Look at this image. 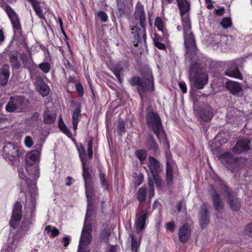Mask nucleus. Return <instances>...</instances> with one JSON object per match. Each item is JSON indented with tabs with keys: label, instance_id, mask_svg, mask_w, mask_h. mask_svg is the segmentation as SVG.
Here are the masks:
<instances>
[{
	"label": "nucleus",
	"instance_id": "f257e3e1",
	"mask_svg": "<svg viewBox=\"0 0 252 252\" xmlns=\"http://www.w3.org/2000/svg\"><path fill=\"white\" fill-rule=\"evenodd\" d=\"M26 169V173H28L29 168H33V171L28 172L30 176L28 178L23 167L19 168L18 170L19 177L23 180L27 185L30 192V196L26 197L25 203V210L27 214L32 218L34 216L35 211V196L36 194V189L35 187V181L39 177V168L38 165H35L33 167L31 166L27 167Z\"/></svg>",
	"mask_w": 252,
	"mask_h": 252
},
{
	"label": "nucleus",
	"instance_id": "f03ea898",
	"mask_svg": "<svg viewBox=\"0 0 252 252\" xmlns=\"http://www.w3.org/2000/svg\"><path fill=\"white\" fill-rule=\"evenodd\" d=\"M178 7L182 17L184 29V44L186 55L190 56L195 53L196 47L195 39L191 31V24L189 17L186 13L189 10L190 5L187 0H176Z\"/></svg>",
	"mask_w": 252,
	"mask_h": 252
},
{
	"label": "nucleus",
	"instance_id": "7ed1b4c3",
	"mask_svg": "<svg viewBox=\"0 0 252 252\" xmlns=\"http://www.w3.org/2000/svg\"><path fill=\"white\" fill-rule=\"evenodd\" d=\"M146 122L150 130L153 131L161 143L167 145L169 148L168 143L166 141V136L163 129L161 119L158 113L153 111H148L146 114Z\"/></svg>",
	"mask_w": 252,
	"mask_h": 252
},
{
	"label": "nucleus",
	"instance_id": "20e7f679",
	"mask_svg": "<svg viewBox=\"0 0 252 252\" xmlns=\"http://www.w3.org/2000/svg\"><path fill=\"white\" fill-rule=\"evenodd\" d=\"M143 80L138 76L132 77L129 82L132 86L138 85V91L140 95L146 91L153 92L154 90V79L150 68L145 66L141 72Z\"/></svg>",
	"mask_w": 252,
	"mask_h": 252
},
{
	"label": "nucleus",
	"instance_id": "39448f33",
	"mask_svg": "<svg viewBox=\"0 0 252 252\" xmlns=\"http://www.w3.org/2000/svg\"><path fill=\"white\" fill-rule=\"evenodd\" d=\"M80 156L82 158V164L83 170V176L85 181L86 196L88 199V207L84 222L89 223H90V221L92 220V216L94 213L92 206L93 201L91 189L92 177L89 171L88 168L86 167V162L82 158V156Z\"/></svg>",
	"mask_w": 252,
	"mask_h": 252
},
{
	"label": "nucleus",
	"instance_id": "423d86ee",
	"mask_svg": "<svg viewBox=\"0 0 252 252\" xmlns=\"http://www.w3.org/2000/svg\"><path fill=\"white\" fill-rule=\"evenodd\" d=\"M189 79L191 84L197 89H202L208 83V75L200 67V65L194 63L189 70Z\"/></svg>",
	"mask_w": 252,
	"mask_h": 252
},
{
	"label": "nucleus",
	"instance_id": "0eeeda50",
	"mask_svg": "<svg viewBox=\"0 0 252 252\" xmlns=\"http://www.w3.org/2000/svg\"><path fill=\"white\" fill-rule=\"evenodd\" d=\"M92 227L90 223L84 222L82 230L77 252H90L88 245L92 239Z\"/></svg>",
	"mask_w": 252,
	"mask_h": 252
},
{
	"label": "nucleus",
	"instance_id": "6e6552de",
	"mask_svg": "<svg viewBox=\"0 0 252 252\" xmlns=\"http://www.w3.org/2000/svg\"><path fill=\"white\" fill-rule=\"evenodd\" d=\"M32 223L31 219H25L22 222V225L19 231H17L12 238L8 239V245H11V249H15L21 241L22 238L24 236L30 229V226Z\"/></svg>",
	"mask_w": 252,
	"mask_h": 252
},
{
	"label": "nucleus",
	"instance_id": "1a4fd4ad",
	"mask_svg": "<svg viewBox=\"0 0 252 252\" xmlns=\"http://www.w3.org/2000/svg\"><path fill=\"white\" fill-rule=\"evenodd\" d=\"M4 9L12 25L14 37L16 39H18L22 35L20 19L15 11L9 5H6Z\"/></svg>",
	"mask_w": 252,
	"mask_h": 252
},
{
	"label": "nucleus",
	"instance_id": "9d476101",
	"mask_svg": "<svg viewBox=\"0 0 252 252\" xmlns=\"http://www.w3.org/2000/svg\"><path fill=\"white\" fill-rule=\"evenodd\" d=\"M24 106V98L22 96L15 95L10 97L5 109L8 112H19Z\"/></svg>",
	"mask_w": 252,
	"mask_h": 252
},
{
	"label": "nucleus",
	"instance_id": "9b49d317",
	"mask_svg": "<svg viewBox=\"0 0 252 252\" xmlns=\"http://www.w3.org/2000/svg\"><path fill=\"white\" fill-rule=\"evenodd\" d=\"M222 195L227 197V199L231 209L234 211H238L241 206L240 200L232 196L231 191L225 184L221 185V189L219 191Z\"/></svg>",
	"mask_w": 252,
	"mask_h": 252
},
{
	"label": "nucleus",
	"instance_id": "f8f14e48",
	"mask_svg": "<svg viewBox=\"0 0 252 252\" xmlns=\"http://www.w3.org/2000/svg\"><path fill=\"white\" fill-rule=\"evenodd\" d=\"M22 217V205L17 201L14 205L9 224L11 227L15 229L19 225Z\"/></svg>",
	"mask_w": 252,
	"mask_h": 252
},
{
	"label": "nucleus",
	"instance_id": "ddd939ff",
	"mask_svg": "<svg viewBox=\"0 0 252 252\" xmlns=\"http://www.w3.org/2000/svg\"><path fill=\"white\" fill-rule=\"evenodd\" d=\"M220 159L221 162L224 164L227 168L233 171L236 165L238 164V159L232 156L230 153H225L221 155Z\"/></svg>",
	"mask_w": 252,
	"mask_h": 252
},
{
	"label": "nucleus",
	"instance_id": "4468645a",
	"mask_svg": "<svg viewBox=\"0 0 252 252\" xmlns=\"http://www.w3.org/2000/svg\"><path fill=\"white\" fill-rule=\"evenodd\" d=\"M165 155L166 158V181L167 185L170 186L172 184L173 179V167L175 163L172 159L171 155L170 153L167 152Z\"/></svg>",
	"mask_w": 252,
	"mask_h": 252
},
{
	"label": "nucleus",
	"instance_id": "2eb2a0df",
	"mask_svg": "<svg viewBox=\"0 0 252 252\" xmlns=\"http://www.w3.org/2000/svg\"><path fill=\"white\" fill-rule=\"evenodd\" d=\"M214 44L225 49L227 46L232 44L233 38L232 36L226 35L215 34L213 37Z\"/></svg>",
	"mask_w": 252,
	"mask_h": 252
},
{
	"label": "nucleus",
	"instance_id": "dca6fc26",
	"mask_svg": "<svg viewBox=\"0 0 252 252\" xmlns=\"http://www.w3.org/2000/svg\"><path fill=\"white\" fill-rule=\"evenodd\" d=\"M208 205V203H204L200 207L199 222L203 228L206 227L209 222V215L207 210Z\"/></svg>",
	"mask_w": 252,
	"mask_h": 252
},
{
	"label": "nucleus",
	"instance_id": "f3484780",
	"mask_svg": "<svg viewBox=\"0 0 252 252\" xmlns=\"http://www.w3.org/2000/svg\"><path fill=\"white\" fill-rule=\"evenodd\" d=\"M134 15L136 20L139 21L141 27L144 29L146 21L145 14L143 5L140 2H138L136 5Z\"/></svg>",
	"mask_w": 252,
	"mask_h": 252
},
{
	"label": "nucleus",
	"instance_id": "a211bd4d",
	"mask_svg": "<svg viewBox=\"0 0 252 252\" xmlns=\"http://www.w3.org/2000/svg\"><path fill=\"white\" fill-rule=\"evenodd\" d=\"M251 140L247 139L238 141L232 150L235 154H240L243 152L248 151L250 149Z\"/></svg>",
	"mask_w": 252,
	"mask_h": 252
},
{
	"label": "nucleus",
	"instance_id": "6ab92c4d",
	"mask_svg": "<svg viewBox=\"0 0 252 252\" xmlns=\"http://www.w3.org/2000/svg\"><path fill=\"white\" fill-rule=\"evenodd\" d=\"M213 193H211L213 204L215 210L218 213H221L224 207V204L220 199V194L217 192L211 186Z\"/></svg>",
	"mask_w": 252,
	"mask_h": 252
},
{
	"label": "nucleus",
	"instance_id": "aec40b11",
	"mask_svg": "<svg viewBox=\"0 0 252 252\" xmlns=\"http://www.w3.org/2000/svg\"><path fill=\"white\" fill-rule=\"evenodd\" d=\"M24 153V150L19 147V152H13L6 160L12 165L17 166L20 162V160L23 159Z\"/></svg>",
	"mask_w": 252,
	"mask_h": 252
},
{
	"label": "nucleus",
	"instance_id": "412c9836",
	"mask_svg": "<svg viewBox=\"0 0 252 252\" xmlns=\"http://www.w3.org/2000/svg\"><path fill=\"white\" fill-rule=\"evenodd\" d=\"M19 152V146L15 145L11 143H7L3 147L2 157L4 159H7V158L13 152Z\"/></svg>",
	"mask_w": 252,
	"mask_h": 252
},
{
	"label": "nucleus",
	"instance_id": "4be33fe9",
	"mask_svg": "<svg viewBox=\"0 0 252 252\" xmlns=\"http://www.w3.org/2000/svg\"><path fill=\"white\" fill-rule=\"evenodd\" d=\"M20 59L22 61L25 67L27 68L30 72L34 70L36 67L31 55L23 53L20 55Z\"/></svg>",
	"mask_w": 252,
	"mask_h": 252
},
{
	"label": "nucleus",
	"instance_id": "5701e85b",
	"mask_svg": "<svg viewBox=\"0 0 252 252\" xmlns=\"http://www.w3.org/2000/svg\"><path fill=\"white\" fill-rule=\"evenodd\" d=\"M10 76L9 66L4 64L0 69V85L5 86L7 84Z\"/></svg>",
	"mask_w": 252,
	"mask_h": 252
},
{
	"label": "nucleus",
	"instance_id": "b1692460",
	"mask_svg": "<svg viewBox=\"0 0 252 252\" xmlns=\"http://www.w3.org/2000/svg\"><path fill=\"white\" fill-rule=\"evenodd\" d=\"M148 218V211L143 210L138 217L136 221V228L138 232L141 231L145 227V221Z\"/></svg>",
	"mask_w": 252,
	"mask_h": 252
},
{
	"label": "nucleus",
	"instance_id": "393cba45",
	"mask_svg": "<svg viewBox=\"0 0 252 252\" xmlns=\"http://www.w3.org/2000/svg\"><path fill=\"white\" fill-rule=\"evenodd\" d=\"M148 167L152 174L158 173L161 170V166L158 160L153 157H149Z\"/></svg>",
	"mask_w": 252,
	"mask_h": 252
},
{
	"label": "nucleus",
	"instance_id": "a878e982",
	"mask_svg": "<svg viewBox=\"0 0 252 252\" xmlns=\"http://www.w3.org/2000/svg\"><path fill=\"white\" fill-rule=\"evenodd\" d=\"M225 74L229 77L242 80V75L235 63H233L231 66L228 67L225 71Z\"/></svg>",
	"mask_w": 252,
	"mask_h": 252
},
{
	"label": "nucleus",
	"instance_id": "bb28decb",
	"mask_svg": "<svg viewBox=\"0 0 252 252\" xmlns=\"http://www.w3.org/2000/svg\"><path fill=\"white\" fill-rule=\"evenodd\" d=\"M190 234L189 227L188 225L184 224L179 229V239L182 242H186L189 238Z\"/></svg>",
	"mask_w": 252,
	"mask_h": 252
},
{
	"label": "nucleus",
	"instance_id": "cd10ccee",
	"mask_svg": "<svg viewBox=\"0 0 252 252\" xmlns=\"http://www.w3.org/2000/svg\"><path fill=\"white\" fill-rule=\"evenodd\" d=\"M226 87L233 94H239L242 91L240 84L236 82L227 81Z\"/></svg>",
	"mask_w": 252,
	"mask_h": 252
},
{
	"label": "nucleus",
	"instance_id": "c85d7f7f",
	"mask_svg": "<svg viewBox=\"0 0 252 252\" xmlns=\"http://www.w3.org/2000/svg\"><path fill=\"white\" fill-rule=\"evenodd\" d=\"M35 84L38 91L43 96H46L48 95L49 93V87L43 82L42 79H38V80L35 82Z\"/></svg>",
	"mask_w": 252,
	"mask_h": 252
},
{
	"label": "nucleus",
	"instance_id": "c756f323",
	"mask_svg": "<svg viewBox=\"0 0 252 252\" xmlns=\"http://www.w3.org/2000/svg\"><path fill=\"white\" fill-rule=\"evenodd\" d=\"M40 158V152L38 150H34L28 153L26 156V162L29 165L33 162H38Z\"/></svg>",
	"mask_w": 252,
	"mask_h": 252
},
{
	"label": "nucleus",
	"instance_id": "7c9ffc66",
	"mask_svg": "<svg viewBox=\"0 0 252 252\" xmlns=\"http://www.w3.org/2000/svg\"><path fill=\"white\" fill-rule=\"evenodd\" d=\"M132 252H137L140 246L141 236H137L133 234L129 236Z\"/></svg>",
	"mask_w": 252,
	"mask_h": 252
},
{
	"label": "nucleus",
	"instance_id": "2f4dec72",
	"mask_svg": "<svg viewBox=\"0 0 252 252\" xmlns=\"http://www.w3.org/2000/svg\"><path fill=\"white\" fill-rule=\"evenodd\" d=\"M145 146L149 150H152L156 153L158 150V145L154 140L152 135H149L148 139L145 142Z\"/></svg>",
	"mask_w": 252,
	"mask_h": 252
},
{
	"label": "nucleus",
	"instance_id": "473e14b6",
	"mask_svg": "<svg viewBox=\"0 0 252 252\" xmlns=\"http://www.w3.org/2000/svg\"><path fill=\"white\" fill-rule=\"evenodd\" d=\"M81 113V109L80 107L76 108L73 112L72 115L73 129L74 131H76L77 128V126L80 121V116Z\"/></svg>",
	"mask_w": 252,
	"mask_h": 252
},
{
	"label": "nucleus",
	"instance_id": "72a5a7b5",
	"mask_svg": "<svg viewBox=\"0 0 252 252\" xmlns=\"http://www.w3.org/2000/svg\"><path fill=\"white\" fill-rule=\"evenodd\" d=\"M32 4V7L36 15L40 18L45 19V15L43 11L39 6V2L37 0H28Z\"/></svg>",
	"mask_w": 252,
	"mask_h": 252
},
{
	"label": "nucleus",
	"instance_id": "f704fd0d",
	"mask_svg": "<svg viewBox=\"0 0 252 252\" xmlns=\"http://www.w3.org/2000/svg\"><path fill=\"white\" fill-rule=\"evenodd\" d=\"M56 119V115L53 112L47 110L44 114V122L46 124H51Z\"/></svg>",
	"mask_w": 252,
	"mask_h": 252
},
{
	"label": "nucleus",
	"instance_id": "c9c22d12",
	"mask_svg": "<svg viewBox=\"0 0 252 252\" xmlns=\"http://www.w3.org/2000/svg\"><path fill=\"white\" fill-rule=\"evenodd\" d=\"M213 113L210 110L206 109L201 111L199 114V118L203 122H208L211 120Z\"/></svg>",
	"mask_w": 252,
	"mask_h": 252
},
{
	"label": "nucleus",
	"instance_id": "e433bc0d",
	"mask_svg": "<svg viewBox=\"0 0 252 252\" xmlns=\"http://www.w3.org/2000/svg\"><path fill=\"white\" fill-rule=\"evenodd\" d=\"M9 58L12 67L16 69H19L21 66V63L18 60L17 55L11 54Z\"/></svg>",
	"mask_w": 252,
	"mask_h": 252
},
{
	"label": "nucleus",
	"instance_id": "4c0bfd02",
	"mask_svg": "<svg viewBox=\"0 0 252 252\" xmlns=\"http://www.w3.org/2000/svg\"><path fill=\"white\" fill-rule=\"evenodd\" d=\"M146 188L145 187L140 188L137 192V199L140 202H143L146 198Z\"/></svg>",
	"mask_w": 252,
	"mask_h": 252
},
{
	"label": "nucleus",
	"instance_id": "58836bf2",
	"mask_svg": "<svg viewBox=\"0 0 252 252\" xmlns=\"http://www.w3.org/2000/svg\"><path fill=\"white\" fill-rule=\"evenodd\" d=\"M122 72L123 68L120 65H117L113 70V73L115 74V76L120 83H122L123 81V79L121 77V74L122 73Z\"/></svg>",
	"mask_w": 252,
	"mask_h": 252
},
{
	"label": "nucleus",
	"instance_id": "ea45409f",
	"mask_svg": "<svg viewBox=\"0 0 252 252\" xmlns=\"http://www.w3.org/2000/svg\"><path fill=\"white\" fill-rule=\"evenodd\" d=\"M59 128L62 130L63 132L66 135H67L69 137H71L72 136V133L70 132L69 129L66 126L64 123L63 122L62 120H61L59 122Z\"/></svg>",
	"mask_w": 252,
	"mask_h": 252
},
{
	"label": "nucleus",
	"instance_id": "a19ab883",
	"mask_svg": "<svg viewBox=\"0 0 252 252\" xmlns=\"http://www.w3.org/2000/svg\"><path fill=\"white\" fill-rule=\"evenodd\" d=\"M99 179L102 187L104 190H107L109 185L105 174L100 173L99 174Z\"/></svg>",
	"mask_w": 252,
	"mask_h": 252
},
{
	"label": "nucleus",
	"instance_id": "79ce46f5",
	"mask_svg": "<svg viewBox=\"0 0 252 252\" xmlns=\"http://www.w3.org/2000/svg\"><path fill=\"white\" fill-rule=\"evenodd\" d=\"M118 10L120 15L121 16L124 14L126 9L125 2L124 0H117Z\"/></svg>",
	"mask_w": 252,
	"mask_h": 252
},
{
	"label": "nucleus",
	"instance_id": "37998d69",
	"mask_svg": "<svg viewBox=\"0 0 252 252\" xmlns=\"http://www.w3.org/2000/svg\"><path fill=\"white\" fill-rule=\"evenodd\" d=\"M45 230L49 233L53 237H55L59 235V231L56 227H52L51 225H48L45 228Z\"/></svg>",
	"mask_w": 252,
	"mask_h": 252
},
{
	"label": "nucleus",
	"instance_id": "c03bdc74",
	"mask_svg": "<svg viewBox=\"0 0 252 252\" xmlns=\"http://www.w3.org/2000/svg\"><path fill=\"white\" fill-rule=\"evenodd\" d=\"M135 155L140 161H144L147 158V152L143 150H137L135 152Z\"/></svg>",
	"mask_w": 252,
	"mask_h": 252
},
{
	"label": "nucleus",
	"instance_id": "a18cd8bd",
	"mask_svg": "<svg viewBox=\"0 0 252 252\" xmlns=\"http://www.w3.org/2000/svg\"><path fill=\"white\" fill-rule=\"evenodd\" d=\"M38 67L45 73L49 72L51 69V65L48 62H43L40 63Z\"/></svg>",
	"mask_w": 252,
	"mask_h": 252
},
{
	"label": "nucleus",
	"instance_id": "49530a36",
	"mask_svg": "<svg viewBox=\"0 0 252 252\" xmlns=\"http://www.w3.org/2000/svg\"><path fill=\"white\" fill-rule=\"evenodd\" d=\"M221 26L224 29H227L232 25V21L229 18H224L220 22Z\"/></svg>",
	"mask_w": 252,
	"mask_h": 252
},
{
	"label": "nucleus",
	"instance_id": "de8ad7c7",
	"mask_svg": "<svg viewBox=\"0 0 252 252\" xmlns=\"http://www.w3.org/2000/svg\"><path fill=\"white\" fill-rule=\"evenodd\" d=\"M153 175V178H149V179L152 180V181L154 182L155 181L156 185L159 187L161 185V179L160 176L158 175V173H156L155 174H152Z\"/></svg>",
	"mask_w": 252,
	"mask_h": 252
},
{
	"label": "nucleus",
	"instance_id": "09e8293b",
	"mask_svg": "<svg viewBox=\"0 0 252 252\" xmlns=\"http://www.w3.org/2000/svg\"><path fill=\"white\" fill-rule=\"evenodd\" d=\"M117 128L119 132L122 133L125 132V125L124 121L122 119H119L117 125Z\"/></svg>",
	"mask_w": 252,
	"mask_h": 252
},
{
	"label": "nucleus",
	"instance_id": "8fccbe9b",
	"mask_svg": "<svg viewBox=\"0 0 252 252\" xmlns=\"http://www.w3.org/2000/svg\"><path fill=\"white\" fill-rule=\"evenodd\" d=\"M155 24L159 31L163 32V24L162 19L160 17L156 18Z\"/></svg>",
	"mask_w": 252,
	"mask_h": 252
},
{
	"label": "nucleus",
	"instance_id": "3c124183",
	"mask_svg": "<svg viewBox=\"0 0 252 252\" xmlns=\"http://www.w3.org/2000/svg\"><path fill=\"white\" fill-rule=\"evenodd\" d=\"M148 185L149 187V197L152 198L154 196L155 189L154 188V183L152 180L149 179Z\"/></svg>",
	"mask_w": 252,
	"mask_h": 252
},
{
	"label": "nucleus",
	"instance_id": "603ef678",
	"mask_svg": "<svg viewBox=\"0 0 252 252\" xmlns=\"http://www.w3.org/2000/svg\"><path fill=\"white\" fill-rule=\"evenodd\" d=\"M97 16L102 22H106L108 20V16L104 11H99L97 13Z\"/></svg>",
	"mask_w": 252,
	"mask_h": 252
},
{
	"label": "nucleus",
	"instance_id": "864d4df0",
	"mask_svg": "<svg viewBox=\"0 0 252 252\" xmlns=\"http://www.w3.org/2000/svg\"><path fill=\"white\" fill-rule=\"evenodd\" d=\"M143 181V178L142 176H136L135 177L134 181H133V184L134 186L137 188L139 186L141 185V184Z\"/></svg>",
	"mask_w": 252,
	"mask_h": 252
},
{
	"label": "nucleus",
	"instance_id": "5fc2aeb1",
	"mask_svg": "<svg viewBox=\"0 0 252 252\" xmlns=\"http://www.w3.org/2000/svg\"><path fill=\"white\" fill-rule=\"evenodd\" d=\"M88 154L90 159L92 158L93 157V143L90 141L88 144Z\"/></svg>",
	"mask_w": 252,
	"mask_h": 252
},
{
	"label": "nucleus",
	"instance_id": "6e6d98bb",
	"mask_svg": "<svg viewBox=\"0 0 252 252\" xmlns=\"http://www.w3.org/2000/svg\"><path fill=\"white\" fill-rule=\"evenodd\" d=\"M25 144L26 147L28 148H31L33 145V141L32 138L27 136L25 137Z\"/></svg>",
	"mask_w": 252,
	"mask_h": 252
},
{
	"label": "nucleus",
	"instance_id": "4d7b16f0",
	"mask_svg": "<svg viewBox=\"0 0 252 252\" xmlns=\"http://www.w3.org/2000/svg\"><path fill=\"white\" fill-rule=\"evenodd\" d=\"M154 42L155 45L159 49L163 50L165 49V46L164 44L160 42L159 41H158L157 39H154Z\"/></svg>",
	"mask_w": 252,
	"mask_h": 252
},
{
	"label": "nucleus",
	"instance_id": "13d9d810",
	"mask_svg": "<svg viewBox=\"0 0 252 252\" xmlns=\"http://www.w3.org/2000/svg\"><path fill=\"white\" fill-rule=\"evenodd\" d=\"M76 88L77 92L78 93L80 96L83 95L84 94V89L82 85L80 83L76 85Z\"/></svg>",
	"mask_w": 252,
	"mask_h": 252
},
{
	"label": "nucleus",
	"instance_id": "bf43d9fd",
	"mask_svg": "<svg viewBox=\"0 0 252 252\" xmlns=\"http://www.w3.org/2000/svg\"><path fill=\"white\" fill-rule=\"evenodd\" d=\"M179 86L183 93L185 94L187 93V87L186 83L184 82H180L179 83Z\"/></svg>",
	"mask_w": 252,
	"mask_h": 252
},
{
	"label": "nucleus",
	"instance_id": "052dcab7",
	"mask_svg": "<svg viewBox=\"0 0 252 252\" xmlns=\"http://www.w3.org/2000/svg\"><path fill=\"white\" fill-rule=\"evenodd\" d=\"M166 229L171 231H173L175 228V224L173 222H169L166 223Z\"/></svg>",
	"mask_w": 252,
	"mask_h": 252
},
{
	"label": "nucleus",
	"instance_id": "680f3d73",
	"mask_svg": "<svg viewBox=\"0 0 252 252\" xmlns=\"http://www.w3.org/2000/svg\"><path fill=\"white\" fill-rule=\"evenodd\" d=\"M246 231L248 235L252 236V223H250L247 226Z\"/></svg>",
	"mask_w": 252,
	"mask_h": 252
},
{
	"label": "nucleus",
	"instance_id": "e2e57ef3",
	"mask_svg": "<svg viewBox=\"0 0 252 252\" xmlns=\"http://www.w3.org/2000/svg\"><path fill=\"white\" fill-rule=\"evenodd\" d=\"M81 150L82 151H81V150L79 151V157H80L81 161H82V158H81L80 156H82V158L86 162V161L85 160V158H86V152H85V150H84V149L83 148H82Z\"/></svg>",
	"mask_w": 252,
	"mask_h": 252
},
{
	"label": "nucleus",
	"instance_id": "0e129e2a",
	"mask_svg": "<svg viewBox=\"0 0 252 252\" xmlns=\"http://www.w3.org/2000/svg\"><path fill=\"white\" fill-rule=\"evenodd\" d=\"M62 241L63 242V245L65 247H66L68 246L70 243V238L69 236H65L63 239Z\"/></svg>",
	"mask_w": 252,
	"mask_h": 252
},
{
	"label": "nucleus",
	"instance_id": "69168bd1",
	"mask_svg": "<svg viewBox=\"0 0 252 252\" xmlns=\"http://www.w3.org/2000/svg\"><path fill=\"white\" fill-rule=\"evenodd\" d=\"M109 235V234L108 231L106 230L104 231L101 234L102 240L105 241H107Z\"/></svg>",
	"mask_w": 252,
	"mask_h": 252
},
{
	"label": "nucleus",
	"instance_id": "338daca9",
	"mask_svg": "<svg viewBox=\"0 0 252 252\" xmlns=\"http://www.w3.org/2000/svg\"><path fill=\"white\" fill-rule=\"evenodd\" d=\"M162 1V8H164L166 7L168 4L171 3L173 0H161Z\"/></svg>",
	"mask_w": 252,
	"mask_h": 252
},
{
	"label": "nucleus",
	"instance_id": "774afa93",
	"mask_svg": "<svg viewBox=\"0 0 252 252\" xmlns=\"http://www.w3.org/2000/svg\"><path fill=\"white\" fill-rule=\"evenodd\" d=\"M223 11H224V8L223 7H222L221 8H220V9H215L216 13L218 15H222V14L223 13Z\"/></svg>",
	"mask_w": 252,
	"mask_h": 252
}]
</instances>
